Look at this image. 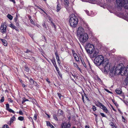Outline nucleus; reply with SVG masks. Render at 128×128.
Returning <instances> with one entry per match:
<instances>
[{
    "label": "nucleus",
    "mask_w": 128,
    "mask_h": 128,
    "mask_svg": "<svg viewBox=\"0 0 128 128\" xmlns=\"http://www.w3.org/2000/svg\"><path fill=\"white\" fill-rule=\"evenodd\" d=\"M123 68L120 64L118 65L116 68L114 67H112L110 70V75L112 77L116 75L120 74L122 72Z\"/></svg>",
    "instance_id": "f257e3e1"
},
{
    "label": "nucleus",
    "mask_w": 128,
    "mask_h": 128,
    "mask_svg": "<svg viewBox=\"0 0 128 128\" xmlns=\"http://www.w3.org/2000/svg\"><path fill=\"white\" fill-rule=\"evenodd\" d=\"M69 23L71 26L72 28L76 27L78 23L77 17L74 14H71L70 16Z\"/></svg>",
    "instance_id": "f03ea898"
},
{
    "label": "nucleus",
    "mask_w": 128,
    "mask_h": 128,
    "mask_svg": "<svg viewBox=\"0 0 128 128\" xmlns=\"http://www.w3.org/2000/svg\"><path fill=\"white\" fill-rule=\"evenodd\" d=\"M105 62L104 60V57L101 55H98L96 56L94 60V63L97 66H100L104 63V62Z\"/></svg>",
    "instance_id": "7ed1b4c3"
},
{
    "label": "nucleus",
    "mask_w": 128,
    "mask_h": 128,
    "mask_svg": "<svg viewBox=\"0 0 128 128\" xmlns=\"http://www.w3.org/2000/svg\"><path fill=\"white\" fill-rule=\"evenodd\" d=\"M79 40L80 42L84 43L88 40V34L86 33L79 36Z\"/></svg>",
    "instance_id": "20e7f679"
},
{
    "label": "nucleus",
    "mask_w": 128,
    "mask_h": 128,
    "mask_svg": "<svg viewBox=\"0 0 128 128\" xmlns=\"http://www.w3.org/2000/svg\"><path fill=\"white\" fill-rule=\"evenodd\" d=\"M102 65L104 67L105 71L108 72L110 70V64L108 60L104 62Z\"/></svg>",
    "instance_id": "39448f33"
},
{
    "label": "nucleus",
    "mask_w": 128,
    "mask_h": 128,
    "mask_svg": "<svg viewBox=\"0 0 128 128\" xmlns=\"http://www.w3.org/2000/svg\"><path fill=\"white\" fill-rule=\"evenodd\" d=\"M116 2L118 5L119 6H122L123 4L124 6L125 4L128 3V0H116Z\"/></svg>",
    "instance_id": "423d86ee"
},
{
    "label": "nucleus",
    "mask_w": 128,
    "mask_h": 128,
    "mask_svg": "<svg viewBox=\"0 0 128 128\" xmlns=\"http://www.w3.org/2000/svg\"><path fill=\"white\" fill-rule=\"evenodd\" d=\"M77 33L80 36L86 33L84 32L83 28L82 27H79L78 28Z\"/></svg>",
    "instance_id": "0eeeda50"
},
{
    "label": "nucleus",
    "mask_w": 128,
    "mask_h": 128,
    "mask_svg": "<svg viewBox=\"0 0 128 128\" xmlns=\"http://www.w3.org/2000/svg\"><path fill=\"white\" fill-rule=\"evenodd\" d=\"M6 26L4 24H2L0 27V32L2 34L6 33Z\"/></svg>",
    "instance_id": "6e6552de"
},
{
    "label": "nucleus",
    "mask_w": 128,
    "mask_h": 128,
    "mask_svg": "<svg viewBox=\"0 0 128 128\" xmlns=\"http://www.w3.org/2000/svg\"><path fill=\"white\" fill-rule=\"evenodd\" d=\"M62 128H70L71 125L70 123L64 122L62 123L61 125Z\"/></svg>",
    "instance_id": "1a4fd4ad"
},
{
    "label": "nucleus",
    "mask_w": 128,
    "mask_h": 128,
    "mask_svg": "<svg viewBox=\"0 0 128 128\" xmlns=\"http://www.w3.org/2000/svg\"><path fill=\"white\" fill-rule=\"evenodd\" d=\"M6 109L10 112H12L13 114H15V112L12 109L9 108V105L8 104H6Z\"/></svg>",
    "instance_id": "9d476101"
},
{
    "label": "nucleus",
    "mask_w": 128,
    "mask_h": 128,
    "mask_svg": "<svg viewBox=\"0 0 128 128\" xmlns=\"http://www.w3.org/2000/svg\"><path fill=\"white\" fill-rule=\"evenodd\" d=\"M72 54H73V56H74V59L76 61L78 62L79 60V58L77 55V54L76 53H74V51L72 50Z\"/></svg>",
    "instance_id": "9b49d317"
},
{
    "label": "nucleus",
    "mask_w": 128,
    "mask_h": 128,
    "mask_svg": "<svg viewBox=\"0 0 128 128\" xmlns=\"http://www.w3.org/2000/svg\"><path fill=\"white\" fill-rule=\"evenodd\" d=\"M100 108L106 113L108 114V111L106 108L102 104L100 107Z\"/></svg>",
    "instance_id": "f8f14e48"
},
{
    "label": "nucleus",
    "mask_w": 128,
    "mask_h": 128,
    "mask_svg": "<svg viewBox=\"0 0 128 128\" xmlns=\"http://www.w3.org/2000/svg\"><path fill=\"white\" fill-rule=\"evenodd\" d=\"M87 48L92 49L94 50V46L92 44L89 43L86 44V45Z\"/></svg>",
    "instance_id": "ddd939ff"
},
{
    "label": "nucleus",
    "mask_w": 128,
    "mask_h": 128,
    "mask_svg": "<svg viewBox=\"0 0 128 128\" xmlns=\"http://www.w3.org/2000/svg\"><path fill=\"white\" fill-rule=\"evenodd\" d=\"M57 5L56 7V11L57 12H59L61 8V7L60 4L58 2L57 3Z\"/></svg>",
    "instance_id": "4468645a"
},
{
    "label": "nucleus",
    "mask_w": 128,
    "mask_h": 128,
    "mask_svg": "<svg viewBox=\"0 0 128 128\" xmlns=\"http://www.w3.org/2000/svg\"><path fill=\"white\" fill-rule=\"evenodd\" d=\"M55 54L56 56V59L57 60L59 64H60V62L59 59V56L58 54V52H56L55 53Z\"/></svg>",
    "instance_id": "2eb2a0df"
},
{
    "label": "nucleus",
    "mask_w": 128,
    "mask_h": 128,
    "mask_svg": "<svg viewBox=\"0 0 128 128\" xmlns=\"http://www.w3.org/2000/svg\"><path fill=\"white\" fill-rule=\"evenodd\" d=\"M64 3L66 8L68 7L69 6V3L68 0H64Z\"/></svg>",
    "instance_id": "dca6fc26"
},
{
    "label": "nucleus",
    "mask_w": 128,
    "mask_h": 128,
    "mask_svg": "<svg viewBox=\"0 0 128 128\" xmlns=\"http://www.w3.org/2000/svg\"><path fill=\"white\" fill-rule=\"evenodd\" d=\"M25 77L29 80V82L31 85L34 84V81L32 78H30L29 80V78L26 75H25Z\"/></svg>",
    "instance_id": "f3484780"
},
{
    "label": "nucleus",
    "mask_w": 128,
    "mask_h": 128,
    "mask_svg": "<svg viewBox=\"0 0 128 128\" xmlns=\"http://www.w3.org/2000/svg\"><path fill=\"white\" fill-rule=\"evenodd\" d=\"M0 40H1L2 44L4 46H6L7 45L8 43L7 41L5 40L4 39H2L1 38H0Z\"/></svg>",
    "instance_id": "a211bd4d"
},
{
    "label": "nucleus",
    "mask_w": 128,
    "mask_h": 128,
    "mask_svg": "<svg viewBox=\"0 0 128 128\" xmlns=\"http://www.w3.org/2000/svg\"><path fill=\"white\" fill-rule=\"evenodd\" d=\"M99 52V50L98 49H96L94 51V52L93 54V57H95L97 55Z\"/></svg>",
    "instance_id": "6ab92c4d"
},
{
    "label": "nucleus",
    "mask_w": 128,
    "mask_h": 128,
    "mask_svg": "<svg viewBox=\"0 0 128 128\" xmlns=\"http://www.w3.org/2000/svg\"><path fill=\"white\" fill-rule=\"evenodd\" d=\"M86 48L87 52L89 53L92 54L93 52L94 51V50L89 48H87V47H86Z\"/></svg>",
    "instance_id": "aec40b11"
},
{
    "label": "nucleus",
    "mask_w": 128,
    "mask_h": 128,
    "mask_svg": "<svg viewBox=\"0 0 128 128\" xmlns=\"http://www.w3.org/2000/svg\"><path fill=\"white\" fill-rule=\"evenodd\" d=\"M116 93L118 94H120L122 93V91L120 88H117L116 90Z\"/></svg>",
    "instance_id": "412c9836"
},
{
    "label": "nucleus",
    "mask_w": 128,
    "mask_h": 128,
    "mask_svg": "<svg viewBox=\"0 0 128 128\" xmlns=\"http://www.w3.org/2000/svg\"><path fill=\"white\" fill-rule=\"evenodd\" d=\"M126 70L124 71V75H128V65L126 68Z\"/></svg>",
    "instance_id": "4be33fe9"
},
{
    "label": "nucleus",
    "mask_w": 128,
    "mask_h": 128,
    "mask_svg": "<svg viewBox=\"0 0 128 128\" xmlns=\"http://www.w3.org/2000/svg\"><path fill=\"white\" fill-rule=\"evenodd\" d=\"M51 60L52 63L53 64L54 66L56 65V63L55 60L54 58H52Z\"/></svg>",
    "instance_id": "5701e85b"
},
{
    "label": "nucleus",
    "mask_w": 128,
    "mask_h": 128,
    "mask_svg": "<svg viewBox=\"0 0 128 128\" xmlns=\"http://www.w3.org/2000/svg\"><path fill=\"white\" fill-rule=\"evenodd\" d=\"M16 119V118L14 116L12 117L10 119V124H11V123L13 122Z\"/></svg>",
    "instance_id": "b1692460"
},
{
    "label": "nucleus",
    "mask_w": 128,
    "mask_h": 128,
    "mask_svg": "<svg viewBox=\"0 0 128 128\" xmlns=\"http://www.w3.org/2000/svg\"><path fill=\"white\" fill-rule=\"evenodd\" d=\"M58 115H62L63 114V111L60 110H58Z\"/></svg>",
    "instance_id": "393cba45"
},
{
    "label": "nucleus",
    "mask_w": 128,
    "mask_h": 128,
    "mask_svg": "<svg viewBox=\"0 0 128 128\" xmlns=\"http://www.w3.org/2000/svg\"><path fill=\"white\" fill-rule=\"evenodd\" d=\"M24 68L25 69L24 70L26 72H28L29 71V68L26 66H25Z\"/></svg>",
    "instance_id": "a878e982"
},
{
    "label": "nucleus",
    "mask_w": 128,
    "mask_h": 128,
    "mask_svg": "<svg viewBox=\"0 0 128 128\" xmlns=\"http://www.w3.org/2000/svg\"><path fill=\"white\" fill-rule=\"evenodd\" d=\"M7 17L10 20H12V19L13 17L10 14H8L7 16Z\"/></svg>",
    "instance_id": "bb28decb"
},
{
    "label": "nucleus",
    "mask_w": 128,
    "mask_h": 128,
    "mask_svg": "<svg viewBox=\"0 0 128 128\" xmlns=\"http://www.w3.org/2000/svg\"><path fill=\"white\" fill-rule=\"evenodd\" d=\"M18 120L20 121H22L24 120V117L20 116L18 118Z\"/></svg>",
    "instance_id": "cd10ccee"
},
{
    "label": "nucleus",
    "mask_w": 128,
    "mask_h": 128,
    "mask_svg": "<svg viewBox=\"0 0 128 128\" xmlns=\"http://www.w3.org/2000/svg\"><path fill=\"white\" fill-rule=\"evenodd\" d=\"M10 26L12 29H14V28H15L16 26H15L14 24H12L10 25Z\"/></svg>",
    "instance_id": "c85d7f7f"
},
{
    "label": "nucleus",
    "mask_w": 128,
    "mask_h": 128,
    "mask_svg": "<svg viewBox=\"0 0 128 128\" xmlns=\"http://www.w3.org/2000/svg\"><path fill=\"white\" fill-rule=\"evenodd\" d=\"M54 118L56 120H58V119L56 116L55 114H54L53 115Z\"/></svg>",
    "instance_id": "c756f323"
},
{
    "label": "nucleus",
    "mask_w": 128,
    "mask_h": 128,
    "mask_svg": "<svg viewBox=\"0 0 128 128\" xmlns=\"http://www.w3.org/2000/svg\"><path fill=\"white\" fill-rule=\"evenodd\" d=\"M102 104L100 102H98V104H96V105L97 106L99 107H100H100L101 106Z\"/></svg>",
    "instance_id": "7c9ffc66"
},
{
    "label": "nucleus",
    "mask_w": 128,
    "mask_h": 128,
    "mask_svg": "<svg viewBox=\"0 0 128 128\" xmlns=\"http://www.w3.org/2000/svg\"><path fill=\"white\" fill-rule=\"evenodd\" d=\"M81 62L82 64L84 66L85 68H86V64L85 63V62H84V60H81Z\"/></svg>",
    "instance_id": "2f4dec72"
},
{
    "label": "nucleus",
    "mask_w": 128,
    "mask_h": 128,
    "mask_svg": "<svg viewBox=\"0 0 128 128\" xmlns=\"http://www.w3.org/2000/svg\"><path fill=\"white\" fill-rule=\"evenodd\" d=\"M4 96H2L1 98V100H0V102H2L4 101Z\"/></svg>",
    "instance_id": "473e14b6"
},
{
    "label": "nucleus",
    "mask_w": 128,
    "mask_h": 128,
    "mask_svg": "<svg viewBox=\"0 0 128 128\" xmlns=\"http://www.w3.org/2000/svg\"><path fill=\"white\" fill-rule=\"evenodd\" d=\"M33 118L35 120H36L37 119V115L36 114H34Z\"/></svg>",
    "instance_id": "72a5a7b5"
},
{
    "label": "nucleus",
    "mask_w": 128,
    "mask_h": 128,
    "mask_svg": "<svg viewBox=\"0 0 128 128\" xmlns=\"http://www.w3.org/2000/svg\"><path fill=\"white\" fill-rule=\"evenodd\" d=\"M48 18L50 22V23H52L53 22H52V20L50 16L48 17Z\"/></svg>",
    "instance_id": "f704fd0d"
},
{
    "label": "nucleus",
    "mask_w": 128,
    "mask_h": 128,
    "mask_svg": "<svg viewBox=\"0 0 128 128\" xmlns=\"http://www.w3.org/2000/svg\"><path fill=\"white\" fill-rule=\"evenodd\" d=\"M101 115L103 117H104L107 118V116L103 113H100Z\"/></svg>",
    "instance_id": "c9c22d12"
},
{
    "label": "nucleus",
    "mask_w": 128,
    "mask_h": 128,
    "mask_svg": "<svg viewBox=\"0 0 128 128\" xmlns=\"http://www.w3.org/2000/svg\"><path fill=\"white\" fill-rule=\"evenodd\" d=\"M92 109L93 110L95 111L96 110V108L94 106H93Z\"/></svg>",
    "instance_id": "e433bc0d"
},
{
    "label": "nucleus",
    "mask_w": 128,
    "mask_h": 128,
    "mask_svg": "<svg viewBox=\"0 0 128 128\" xmlns=\"http://www.w3.org/2000/svg\"><path fill=\"white\" fill-rule=\"evenodd\" d=\"M30 20L31 23L33 25L35 24L34 22L32 20L30 19Z\"/></svg>",
    "instance_id": "4c0bfd02"
},
{
    "label": "nucleus",
    "mask_w": 128,
    "mask_h": 128,
    "mask_svg": "<svg viewBox=\"0 0 128 128\" xmlns=\"http://www.w3.org/2000/svg\"><path fill=\"white\" fill-rule=\"evenodd\" d=\"M46 123L47 126H50V125L51 124L49 122L46 121Z\"/></svg>",
    "instance_id": "58836bf2"
},
{
    "label": "nucleus",
    "mask_w": 128,
    "mask_h": 128,
    "mask_svg": "<svg viewBox=\"0 0 128 128\" xmlns=\"http://www.w3.org/2000/svg\"><path fill=\"white\" fill-rule=\"evenodd\" d=\"M2 128H9L7 124L4 125L3 126Z\"/></svg>",
    "instance_id": "ea45409f"
},
{
    "label": "nucleus",
    "mask_w": 128,
    "mask_h": 128,
    "mask_svg": "<svg viewBox=\"0 0 128 128\" xmlns=\"http://www.w3.org/2000/svg\"><path fill=\"white\" fill-rule=\"evenodd\" d=\"M71 74L72 76L74 77V78H77L78 76H76L75 74H72L71 72Z\"/></svg>",
    "instance_id": "a19ab883"
},
{
    "label": "nucleus",
    "mask_w": 128,
    "mask_h": 128,
    "mask_svg": "<svg viewBox=\"0 0 128 128\" xmlns=\"http://www.w3.org/2000/svg\"><path fill=\"white\" fill-rule=\"evenodd\" d=\"M35 6L38 8V9H39L40 10H41L43 11L44 12V11L41 8H40L37 5H35Z\"/></svg>",
    "instance_id": "79ce46f5"
},
{
    "label": "nucleus",
    "mask_w": 128,
    "mask_h": 128,
    "mask_svg": "<svg viewBox=\"0 0 128 128\" xmlns=\"http://www.w3.org/2000/svg\"><path fill=\"white\" fill-rule=\"evenodd\" d=\"M18 113L19 114H20L21 115H23V112L21 110H19Z\"/></svg>",
    "instance_id": "37998d69"
},
{
    "label": "nucleus",
    "mask_w": 128,
    "mask_h": 128,
    "mask_svg": "<svg viewBox=\"0 0 128 128\" xmlns=\"http://www.w3.org/2000/svg\"><path fill=\"white\" fill-rule=\"evenodd\" d=\"M58 96L60 99L61 97V96H62V95H61V94L60 93H58Z\"/></svg>",
    "instance_id": "c03bdc74"
},
{
    "label": "nucleus",
    "mask_w": 128,
    "mask_h": 128,
    "mask_svg": "<svg viewBox=\"0 0 128 128\" xmlns=\"http://www.w3.org/2000/svg\"><path fill=\"white\" fill-rule=\"evenodd\" d=\"M51 24L52 26H53V27L55 28H56V25L54 24V23L53 22L52 23H51Z\"/></svg>",
    "instance_id": "a18cd8bd"
},
{
    "label": "nucleus",
    "mask_w": 128,
    "mask_h": 128,
    "mask_svg": "<svg viewBox=\"0 0 128 128\" xmlns=\"http://www.w3.org/2000/svg\"><path fill=\"white\" fill-rule=\"evenodd\" d=\"M14 29H15L16 31H18V32L19 31V30L16 26H15V28H14Z\"/></svg>",
    "instance_id": "49530a36"
},
{
    "label": "nucleus",
    "mask_w": 128,
    "mask_h": 128,
    "mask_svg": "<svg viewBox=\"0 0 128 128\" xmlns=\"http://www.w3.org/2000/svg\"><path fill=\"white\" fill-rule=\"evenodd\" d=\"M58 75L60 76L61 77H62V75L61 74V73H60V72H58Z\"/></svg>",
    "instance_id": "de8ad7c7"
},
{
    "label": "nucleus",
    "mask_w": 128,
    "mask_h": 128,
    "mask_svg": "<svg viewBox=\"0 0 128 128\" xmlns=\"http://www.w3.org/2000/svg\"><path fill=\"white\" fill-rule=\"evenodd\" d=\"M14 20L15 22L16 23L17 22V20H18V18L17 17H16V18H14Z\"/></svg>",
    "instance_id": "09e8293b"
},
{
    "label": "nucleus",
    "mask_w": 128,
    "mask_h": 128,
    "mask_svg": "<svg viewBox=\"0 0 128 128\" xmlns=\"http://www.w3.org/2000/svg\"><path fill=\"white\" fill-rule=\"evenodd\" d=\"M110 124V126H111L112 127L113 126L114 124V123L113 122H111Z\"/></svg>",
    "instance_id": "8fccbe9b"
},
{
    "label": "nucleus",
    "mask_w": 128,
    "mask_h": 128,
    "mask_svg": "<svg viewBox=\"0 0 128 128\" xmlns=\"http://www.w3.org/2000/svg\"><path fill=\"white\" fill-rule=\"evenodd\" d=\"M8 100L10 102L12 103L13 102V100L10 98H9Z\"/></svg>",
    "instance_id": "3c124183"
},
{
    "label": "nucleus",
    "mask_w": 128,
    "mask_h": 128,
    "mask_svg": "<svg viewBox=\"0 0 128 128\" xmlns=\"http://www.w3.org/2000/svg\"><path fill=\"white\" fill-rule=\"evenodd\" d=\"M22 99L23 100L22 101V104H24V102H25V100L24 99V98H22Z\"/></svg>",
    "instance_id": "603ef678"
},
{
    "label": "nucleus",
    "mask_w": 128,
    "mask_h": 128,
    "mask_svg": "<svg viewBox=\"0 0 128 128\" xmlns=\"http://www.w3.org/2000/svg\"><path fill=\"white\" fill-rule=\"evenodd\" d=\"M30 37L33 39V35L32 34H30Z\"/></svg>",
    "instance_id": "864d4df0"
},
{
    "label": "nucleus",
    "mask_w": 128,
    "mask_h": 128,
    "mask_svg": "<svg viewBox=\"0 0 128 128\" xmlns=\"http://www.w3.org/2000/svg\"><path fill=\"white\" fill-rule=\"evenodd\" d=\"M73 64H74V65L76 67H77L78 66L77 64L75 63L74 62Z\"/></svg>",
    "instance_id": "5fc2aeb1"
},
{
    "label": "nucleus",
    "mask_w": 128,
    "mask_h": 128,
    "mask_svg": "<svg viewBox=\"0 0 128 128\" xmlns=\"http://www.w3.org/2000/svg\"><path fill=\"white\" fill-rule=\"evenodd\" d=\"M30 52V50L27 49L26 50V51L25 52L26 53H28Z\"/></svg>",
    "instance_id": "6e6d98bb"
},
{
    "label": "nucleus",
    "mask_w": 128,
    "mask_h": 128,
    "mask_svg": "<svg viewBox=\"0 0 128 128\" xmlns=\"http://www.w3.org/2000/svg\"><path fill=\"white\" fill-rule=\"evenodd\" d=\"M54 67L56 69V70H59V68H58L57 67V65H56V66H54Z\"/></svg>",
    "instance_id": "4d7b16f0"
},
{
    "label": "nucleus",
    "mask_w": 128,
    "mask_h": 128,
    "mask_svg": "<svg viewBox=\"0 0 128 128\" xmlns=\"http://www.w3.org/2000/svg\"><path fill=\"white\" fill-rule=\"evenodd\" d=\"M46 81L49 83V84H50V81H49V79L47 78L46 80Z\"/></svg>",
    "instance_id": "13d9d810"
},
{
    "label": "nucleus",
    "mask_w": 128,
    "mask_h": 128,
    "mask_svg": "<svg viewBox=\"0 0 128 128\" xmlns=\"http://www.w3.org/2000/svg\"><path fill=\"white\" fill-rule=\"evenodd\" d=\"M112 102L114 104H116V103L117 104V103L114 100V99H112Z\"/></svg>",
    "instance_id": "bf43d9fd"
},
{
    "label": "nucleus",
    "mask_w": 128,
    "mask_h": 128,
    "mask_svg": "<svg viewBox=\"0 0 128 128\" xmlns=\"http://www.w3.org/2000/svg\"><path fill=\"white\" fill-rule=\"evenodd\" d=\"M22 86L24 88L26 86L24 83H22Z\"/></svg>",
    "instance_id": "052dcab7"
},
{
    "label": "nucleus",
    "mask_w": 128,
    "mask_h": 128,
    "mask_svg": "<svg viewBox=\"0 0 128 128\" xmlns=\"http://www.w3.org/2000/svg\"><path fill=\"white\" fill-rule=\"evenodd\" d=\"M43 27L45 28H46V26L45 24V23H44L43 24Z\"/></svg>",
    "instance_id": "680f3d73"
},
{
    "label": "nucleus",
    "mask_w": 128,
    "mask_h": 128,
    "mask_svg": "<svg viewBox=\"0 0 128 128\" xmlns=\"http://www.w3.org/2000/svg\"><path fill=\"white\" fill-rule=\"evenodd\" d=\"M86 12L88 15H89V14L88 11L87 10H86Z\"/></svg>",
    "instance_id": "e2e57ef3"
},
{
    "label": "nucleus",
    "mask_w": 128,
    "mask_h": 128,
    "mask_svg": "<svg viewBox=\"0 0 128 128\" xmlns=\"http://www.w3.org/2000/svg\"><path fill=\"white\" fill-rule=\"evenodd\" d=\"M9 0L10 1L14 3H15V1L14 0Z\"/></svg>",
    "instance_id": "0e129e2a"
},
{
    "label": "nucleus",
    "mask_w": 128,
    "mask_h": 128,
    "mask_svg": "<svg viewBox=\"0 0 128 128\" xmlns=\"http://www.w3.org/2000/svg\"><path fill=\"white\" fill-rule=\"evenodd\" d=\"M50 126L51 128H54V127L52 124L50 125Z\"/></svg>",
    "instance_id": "69168bd1"
},
{
    "label": "nucleus",
    "mask_w": 128,
    "mask_h": 128,
    "mask_svg": "<svg viewBox=\"0 0 128 128\" xmlns=\"http://www.w3.org/2000/svg\"><path fill=\"white\" fill-rule=\"evenodd\" d=\"M24 99L25 100V102L26 101H29V100L28 99L24 97Z\"/></svg>",
    "instance_id": "338daca9"
},
{
    "label": "nucleus",
    "mask_w": 128,
    "mask_h": 128,
    "mask_svg": "<svg viewBox=\"0 0 128 128\" xmlns=\"http://www.w3.org/2000/svg\"><path fill=\"white\" fill-rule=\"evenodd\" d=\"M34 85L35 86H36L37 85V82H34Z\"/></svg>",
    "instance_id": "774afa93"
}]
</instances>
